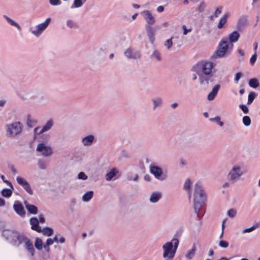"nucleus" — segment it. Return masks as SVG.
<instances>
[{
  "label": "nucleus",
  "mask_w": 260,
  "mask_h": 260,
  "mask_svg": "<svg viewBox=\"0 0 260 260\" xmlns=\"http://www.w3.org/2000/svg\"><path fill=\"white\" fill-rule=\"evenodd\" d=\"M213 67V62L204 60L199 61L193 66L192 70L198 76L200 84L208 85L209 81H213L214 76L212 73Z\"/></svg>",
  "instance_id": "1"
},
{
  "label": "nucleus",
  "mask_w": 260,
  "mask_h": 260,
  "mask_svg": "<svg viewBox=\"0 0 260 260\" xmlns=\"http://www.w3.org/2000/svg\"><path fill=\"white\" fill-rule=\"evenodd\" d=\"M206 200V194L200 182H197L194 186L193 208L197 216L200 217L199 213L202 205Z\"/></svg>",
  "instance_id": "2"
},
{
  "label": "nucleus",
  "mask_w": 260,
  "mask_h": 260,
  "mask_svg": "<svg viewBox=\"0 0 260 260\" xmlns=\"http://www.w3.org/2000/svg\"><path fill=\"white\" fill-rule=\"evenodd\" d=\"M141 14L143 16L145 21L147 22V24L145 25L147 35L151 43L153 44L155 39L154 35H155L157 29L158 28V27L156 26H151L155 22L154 16H153L150 11L148 10L142 11Z\"/></svg>",
  "instance_id": "3"
},
{
  "label": "nucleus",
  "mask_w": 260,
  "mask_h": 260,
  "mask_svg": "<svg viewBox=\"0 0 260 260\" xmlns=\"http://www.w3.org/2000/svg\"><path fill=\"white\" fill-rule=\"evenodd\" d=\"M179 244L177 235H174L172 240L164 244V258L165 260H172L176 253Z\"/></svg>",
  "instance_id": "4"
},
{
  "label": "nucleus",
  "mask_w": 260,
  "mask_h": 260,
  "mask_svg": "<svg viewBox=\"0 0 260 260\" xmlns=\"http://www.w3.org/2000/svg\"><path fill=\"white\" fill-rule=\"evenodd\" d=\"M233 44L229 43L228 40H221L213 56L215 57H222L230 54L233 50Z\"/></svg>",
  "instance_id": "5"
},
{
  "label": "nucleus",
  "mask_w": 260,
  "mask_h": 260,
  "mask_svg": "<svg viewBox=\"0 0 260 260\" xmlns=\"http://www.w3.org/2000/svg\"><path fill=\"white\" fill-rule=\"evenodd\" d=\"M6 136L9 138H14L20 135L23 129L22 124L19 121H16L7 124L5 126Z\"/></svg>",
  "instance_id": "6"
},
{
  "label": "nucleus",
  "mask_w": 260,
  "mask_h": 260,
  "mask_svg": "<svg viewBox=\"0 0 260 260\" xmlns=\"http://www.w3.org/2000/svg\"><path fill=\"white\" fill-rule=\"evenodd\" d=\"M51 18H48L45 21L29 28V31L34 36L39 37L47 28L51 22Z\"/></svg>",
  "instance_id": "7"
},
{
  "label": "nucleus",
  "mask_w": 260,
  "mask_h": 260,
  "mask_svg": "<svg viewBox=\"0 0 260 260\" xmlns=\"http://www.w3.org/2000/svg\"><path fill=\"white\" fill-rule=\"evenodd\" d=\"M243 174L241 167L234 166L228 173V178L232 183H234L240 179Z\"/></svg>",
  "instance_id": "8"
},
{
  "label": "nucleus",
  "mask_w": 260,
  "mask_h": 260,
  "mask_svg": "<svg viewBox=\"0 0 260 260\" xmlns=\"http://www.w3.org/2000/svg\"><path fill=\"white\" fill-rule=\"evenodd\" d=\"M36 150L45 157L50 156L53 153L51 147L43 142H40L38 144Z\"/></svg>",
  "instance_id": "9"
},
{
  "label": "nucleus",
  "mask_w": 260,
  "mask_h": 260,
  "mask_svg": "<svg viewBox=\"0 0 260 260\" xmlns=\"http://www.w3.org/2000/svg\"><path fill=\"white\" fill-rule=\"evenodd\" d=\"M27 238L23 234L15 232L11 243L15 246L18 247L24 242Z\"/></svg>",
  "instance_id": "10"
},
{
  "label": "nucleus",
  "mask_w": 260,
  "mask_h": 260,
  "mask_svg": "<svg viewBox=\"0 0 260 260\" xmlns=\"http://www.w3.org/2000/svg\"><path fill=\"white\" fill-rule=\"evenodd\" d=\"M95 140V137L93 135H88L81 139V142L84 147L91 146Z\"/></svg>",
  "instance_id": "11"
},
{
  "label": "nucleus",
  "mask_w": 260,
  "mask_h": 260,
  "mask_svg": "<svg viewBox=\"0 0 260 260\" xmlns=\"http://www.w3.org/2000/svg\"><path fill=\"white\" fill-rule=\"evenodd\" d=\"M124 53L128 59H137L140 57V54L138 51L131 48L126 49Z\"/></svg>",
  "instance_id": "12"
},
{
  "label": "nucleus",
  "mask_w": 260,
  "mask_h": 260,
  "mask_svg": "<svg viewBox=\"0 0 260 260\" xmlns=\"http://www.w3.org/2000/svg\"><path fill=\"white\" fill-rule=\"evenodd\" d=\"M29 223L31 225V229L37 232L41 233L42 228L39 226V219L35 217H31L29 219Z\"/></svg>",
  "instance_id": "13"
},
{
  "label": "nucleus",
  "mask_w": 260,
  "mask_h": 260,
  "mask_svg": "<svg viewBox=\"0 0 260 260\" xmlns=\"http://www.w3.org/2000/svg\"><path fill=\"white\" fill-rule=\"evenodd\" d=\"M13 208L15 211L20 216H24L25 215V211L22 204L18 201H15Z\"/></svg>",
  "instance_id": "14"
},
{
  "label": "nucleus",
  "mask_w": 260,
  "mask_h": 260,
  "mask_svg": "<svg viewBox=\"0 0 260 260\" xmlns=\"http://www.w3.org/2000/svg\"><path fill=\"white\" fill-rule=\"evenodd\" d=\"M247 22V16L242 15L240 17L237 24V28L239 31L243 30L246 25Z\"/></svg>",
  "instance_id": "15"
},
{
  "label": "nucleus",
  "mask_w": 260,
  "mask_h": 260,
  "mask_svg": "<svg viewBox=\"0 0 260 260\" xmlns=\"http://www.w3.org/2000/svg\"><path fill=\"white\" fill-rule=\"evenodd\" d=\"M150 172L155 176V178L157 179L160 177L162 174L161 169L155 166L151 165L150 166Z\"/></svg>",
  "instance_id": "16"
},
{
  "label": "nucleus",
  "mask_w": 260,
  "mask_h": 260,
  "mask_svg": "<svg viewBox=\"0 0 260 260\" xmlns=\"http://www.w3.org/2000/svg\"><path fill=\"white\" fill-rule=\"evenodd\" d=\"M24 205L28 211V212L30 214H37L38 212V208L34 205L30 204L27 203L26 201L24 202Z\"/></svg>",
  "instance_id": "17"
},
{
  "label": "nucleus",
  "mask_w": 260,
  "mask_h": 260,
  "mask_svg": "<svg viewBox=\"0 0 260 260\" xmlns=\"http://www.w3.org/2000/svg\"><path fill=\"white\" fill-rule=\"evenodd\" d=\"M220 88V85L219 84L216 85L212 89L211 91L207 95V99L209 101H212L214 100L215 97L217 94V93Z\"/></svg>",
  "instance_id": "18"
},
{
  "label": "nucleus",
  "mask_w": 260,
  "mask_h": 260,
  "mask_svg": "<svg viewBox=\"0 0 260 260\" xmlns=\"http://www.w3.org/2000/svg\"><path fill=\"white\" fill-rule=\"evenodd\" d=\"M3 17L11 26L16 27L19 31L21 30V27L17 22L5 15H3Z\"/></svg>",
  "instance_id": "19"
},
{
  "label": "nucleus",
  "mask_w": 260,
  "mask_h": 260,
  "mask_svg": "<svg viewBox=\"0 0 260 260\" xmlns=\"http://www.w3.org/2000/svg\"><path fill=\"white\" fill-rule=\"evenodd\" d=\"M15 233V232L14 231L6 230L3 231L2 236L6 240H9L10 242L11 243Z\"/></svg>",
  "instance_id": "20"
},
{
  "label": "nucleus",
  "mask_w": 260,
  "mask_h": 260,
  "mask_svg": "<svg viewBox=\"0 0 260 260\" xmlns=\"http://www.w3.org/2000/svg\"><path fill=\"white\" fill-rule=\"evenodd\" d=\"M54 124L53 121L52 119H50L44 125L41 131L38 133V135H41L45 132H47L50 130L53 126Z\"/></svg>",
  "instance_id": "21"
},
{
  "label": "nucleus",
  "mask_w": 260,
  "mask_h": 260,
  "mask_svg": "<svg viewBox=\"0 0 260 260\" xmlns=\"http://www.w3.org/2000/svg\"><path fill=\"white\" fill-rule=\"evenodd\" d=\"M240 38V34L237 31H234L229 35V42L233 44L238 41Z\"/></svg>",
  "instance_id": "22"
},
{
  "label": "nucleus",
  "mask_w": 260,
  "mask_h": 260,
  "mask_svg": "<svg viewBox=\"0 0 260 260\" xmlns=\"http://www.w3.org/2000/svg\"><path fill=\"white\" fill-rule=\"evenodd\" d=\"M192 182L189 178L187 179L184 182L183 185V189L187 191L188 198L190 200L191 198V186Z\"/></svg>",
  "instance_id": "23"
},
{
  "label": "nucleus",
  "mask_w": 260,
  "mask_h": 260,
  "mask_svg": "<svg viewBox=\"0 0 260 260\" xmlns=\"http://www.w3.org/2000/svg\"><path fill=\"white\" fill-rule=\"evenodd\" d=\"M162 197L161 192H153L150 197L149 201L151 203H155L158 202Z\"/></svg>",
  "instance_id": "24"
},
{
  "label": "nucleus",
  "mask_w": 260,
  "mask_h": 260,
  "mask_svg": "<svg viewBox=\"0 0 260 260\" xmlns=\"http://www.w3.org/2000/svg\"><path fill=\"white\" fill-rule=\"evenodd\" d=\"M118 173V171L116 168H113L105 175L107 181H111Z\"/></svg>",
  "instance_id": "25"
},
{
  "label": "nucleus",
  "mask_w": 260,
  "mask_h": 260,
  "mask_svg": "<svg viewBox=\"0 0 260 260\" xmlns=\"http://www.w3.org/2000/svg\"><path fill=\"white\" fill-rule=\"evenodd\" d=\"M229 16V13H226L224 14L222 17H221L219 20L218 23L217 24V28L219 29H221L222 28L223 25L226 23L228 18Z\"/></svg>",
  "instance_id": "26"
},
{
  "label": "nucleus",
  "mask_w": 260,
  "mask_h": 260,
  "mask_svg": "<svg viewBox=\"0 0 260 260\" xmlns=\"http://www.w3.org/2000/svg\"><path fill=\"white\" fill-rule=\"evenodd\" d=\"M93 197V191H88L85 193L82 197V200L84 202H89Z\"/></svg>",
  "instance_id": "27"
},
{
  "label": "nucleus",
  "mask_w": 260,
  "mask_h": 260,
  "mask_svg": "<svg viewBox=\"0 0 260 260\" xmlns=\"http://www.w3.org/2000/svg\"><path fill=\"white\" fill-rule=\"evenodd\" d=\"M24 243L27 250L30 253L32 256L34 255L35 250L32 244L30 242V240L26 238Z\"/></svg>",
  "instance_id": "28"
},
{
  "label": "nucleus",
  "mask_w": 260,
  "mask_h": 260,
  "mask_svg": "<svg viewBox=\"0 0 260 260\" xmlns=\"http://www.w3.org/2000/svg\"><path fill=\"white\" fill-rule=\"evenodd\" d=\"M86 1L87 0H74L73 4L71 6V8L74 9L81 7Z\"/></svg>",
  "instance_id": "29"
},
{
  "label": "nucleus",
  "mask_w": 260,
  "mask_h": 260,
  "mask_svg": "<svg viewBox=\"0 0 260 260\" xmlns=\"http://www.w3.org/2000/svg\"><path fill=\"white\" fill-rule=\"evenodd\" d=\"M249 86L252 88H256L259 85V82L256 78H252L249 80Z\"/></svg>",
  "instance_id": "30"
},
{
  "label": "nucleus",
  "mask_w": 260,
  "mask_h": 260,
  "mask_svg": "<svg viewBox=\"0 0 260 260\" xmlns=\"http://www.w3.org/2000/svg\"><path fill=\"white\" fill-rule=\"evenodd\" d=\"M41 233H42L44 236H50L53 233V230L52 228L46 227L42 229Z\"/></svg>",
  "instance_id": "31"
},
{
  "label": "nucleus",
  "mask_w": 260,
  "mask_h": 260,
  "mask_svg": "<svg viewBox=\"0 0 260 260\" xmlns=\"http://www.w3.org/2000/svg\"><path fill=\"white\" fill-rule=\"evenodd\" d=\"M43 241L39 238H36L35 239V246L38 250H41L43 247Z\"/></svg>",
  "instance_id": "32"
},
{
  "label": "nucleus",
  "mask_w": 260,
  "mask_h": 260,
  "mask_svg": "<svg viewBox=\"0 0 260 260\" xmlns=\"http://www.w3.org/2000/svg\"><path fill=\"white\" fill-rule=\"evenodd\" d=\"M195 251H196V246L194 245L192 246L191 249L185 254L186 258L188 259H191L194 256V255L195 254Z\"/></svg>",
  "instance_id": "33"
},
{
  "label": "nucleus",
  "mask_w": 260,
  "mask_h": 260,
  "mask_svg": "<svg viewBox=\"0 0 260 260\" xmlns=\"http://www.w3.org/2000/svg\"><path fill=\"white\" fill-rule=\"evenodd\" d=\"M1 193L3 197L5 198H9L12 194V191L10 189L5 188L2 190Z\"/></svg>",
  "instance_id": "34"
},
{
  "label": "nucleus",
  "mask_w": 260,
  "mask_h": 260,
  "mask_svg": "<svg viewBox=\"0 0 260 260\" xmlns=\"http://www.w3.org/2000/svg\"><path fill=\"white\" fill-rule=\"evenodd\" d=\"M153 109L155 110L158 107H159L161 104V100L160 98L152 99Z\"/></svg>",
  "instance_id": "35"
},
{
  "label": "nucleus",
  "mask_w": 260,
  "mask_h": 260,
  "mask_svg": "<svg viewBox=\"0 0 260 260\" xmlns=\"http://www.w3.org/2000/svg\"><path fill=\"white\" fill-rule=\"evenodd\" d=\"M16 181L17 183L22 187L25 185H26V184L28 183L25 179L20 176H17L16 177Z\"/></svg>",
  "instance_id": "36"
},
{
  "label": "nucleus",
  "mask_w": 260,
  "mask_h": 260,
  "mask_svg": "<svg viewBox=\"0 0 260 260\" xmlns=\"http://www.w3.org/2000/svg\"><path fill=\"white\" fill-rule=\"evenodd\" d=\"M259 225H260L259 223H256L255 224H254L253 226H252L249 228H246V229H244L243 231V233H250V232L254 231L256 229L258 228L259 226Z\"/></svg>",
  "instance_id": "37"
},
{
  "label": "nucleus",
  "mask_w": 260,
  "mask_h": 260,
  "mask_svg": "<svg viewBox=\"0 0 260 260\" xmlns=\"http://www.w3.org/2000/svg\"><path fill=\"white\" fill-rule=\"evenodd\" d=\"M151 57L152 59H155V60L157 61H160L161 60V55L160 53L158 52L157 50H154L151 55Z\"/></svg>",
  "instance_id": "38"
},
{
  "label": "nucleus",
  "mask_w": 260,
  "mask_h": 260,
  "mask_svg": "<svg viewBox=\"0 0 260 260\" xmlns=\"http://www.w3.org/2000/svg\"><path fill=\"white\" fill-rule=\"evenodd\" d=\"M256 96V94L254 92H251L249 93L248 96V102L247 104L250 105L251 104L254 99Z\"/></svg>",
  "instance_id": "39"
},
{
  "label": "nucleus",
  "mask_w": 260,
  "mask_h": 260,
  "mask_svg": "<svg viewBox=\"0 0 260 260\" xmlns=\"http://www.w3.org/2000/svg\"><path fill=\"white\" fill-rule=\"evenodd\" d=\"M66 25L70 28H76L77 24L73 20L68 19L66 21Z\"/></svg>",
  "instance_id": "40"
},
{
  "label": "nucleus",
  "mask_w": 260,
  "mask_h": 260,
  "mask_svg": "<svg viewBox=\"0 0 260 260\" xmlns=\"http://www.w3.org/2000/svg\"><path fill=\"white\" fill-rule=\"evenodd\" d=\"M22 187L29 194H33V190L29 183H27L26 185H24L23 186H22Z\"/></svg>",
  "instance_id": "41"
},
{
  "label": "nucleus",
  "mask_w": 260,
  "mask_h": 260,
  "mask_svg": "<svg viewBox=\"0 0 260 260\" xmlns=\"http://www.w3.org/2000/svg\"><path fill=\"white\" fill-rule=\"evenodd\" d=\"M54 242V241L53 239H52L51 238H48L46 242V243L43 246V247L47 251H49V246L53 244Z\"/></svg>",
  "instance_id": "42"
},
{
  "label": "nucleus",
  "mask_w": 260,
  "mask_h": 260,
  "mask_svg": "<svg viewBox=\"0 0 260 260\" xmlns=\"http://www.w3.org/2000/svg\"><path fill=\"white\" fill-rule=\"evenodd\" d=\"M242 121L244 125L246 126H249L251 124V119L248 116H244L243 117Z\"/></svg>",
  "instance_id": "43"
},
{
  "label": "nucleus",
  "mask_w": 260,
  "mask_h": 260,
  "mask_svg": "<svg viewBox=\"0 0 260 260\" xmlns=\"http://www.w3.org/2000/svg\"><path fill=\"white\" fill-rule=\"evenodd\" d=\"M206 7V5L204 1H202L200 3L199 6L198 7L197 10L199 12H202L205 9Z\"/></svg>",
  "instance_id": "44"
},
{
  "label": "nucleus",
  "mask_w": 260,
  "mask_h": 260,
  "mask_svg": "<svg viewBox=\"0 0 260 260\" xmlns=\"http://www.w3.org/2000/svg\"><path fill=\"white\" fill-rule=\"evenodd\" d=\"M227 214L231 218H233L237 214V210L235 209H231L228 211Z\"/></svg>",
  "instance_id": "45"
},
{
  "label": "nucleus",
  "mask_w": 260,
  "mask_h": 260,
  "mask_svg": "<svg viewBox=\"0 0 260 260\" xmlns=\"http://www.w3.org/2000/svg\"><path fill=\"white\" fill-rule=\"evenodd\" d=\"M172 39H173V38H171L168 39L167 40H166L164 43L165 46L168 49H170L172 46V44H173Z\"/></svg>",
  "instance_id": "46"
},
{
  "label": "nucleus",
  "mask_w": 260,
  "mask_h": 260,
  "mask_svg": "<svg viewBox=\"0 0 260 260\" xmlns=\"http://www.w3.org/2000/svg\"><path fill=\"white\" fill-rule=\"evenodd\" d=\"M139 179V175L138 174H135L134 175H129L127 177V179L129 181H137Z\"/></svg>",
  "instance_id": "47"
},
{
  "label": "nucleus",
  "mask_w": 260,
  "mask_h": 260,
  "mask_svg": "<svg viewBox=\"0 0 260 260\" xmlns=\"http://www.w3.org/2000/svg\"><path fill=\"white\" fill-rule=\"evenodd\" d=\"M39 168L41 170H45L46 168L45 162L41 160H39L38 162Z\"/></svg>",
  "instance_id": "48"
},
{
  "label": "nucleus",
  "mask_w": 260,
  "mask_h": 260,
  "mask_svg": "<svg viewBox=\"0 0 260 260\" xmlns=\"http://www.w3.org/2000/svg\"><path fill=\"white\" fill-rule=\"evenodd\" d=\"M222 10V7H219L217 8L215 11V12L213 14V16H214L215 18H217L219 16V15H220L221 13Z\"/></svg>",
  "instance_id": "49"
},
{
  "label": "nucleus",
  "mask_w": 260,
  "mask_h": 260,
  "mask_svg": "<svg viewBox=\"0 0 260 260\" xmlns=\"http://www.w3.org/2000/svg\"><path fill=\"white\" fill-rule=\"evenodd\" d=\"M218 244L220 247L224 248H226L229 246V243L224 240L219 241Z\"/></svg>",
  "instance_id": "50"
},
{
  "label": "nucleus",
  "mask_w": 260,
  "mask_h": 260,
  "mask_svg": "<svg viewBox=\"0 0 260 260\" xmlns=\"http://www.w3.org/2000/svg\"><path fill=\"white\" fill-rule=\"evenodd\" d=\"M239 108L242 110L244 114H247L249 112L248 108L245 105L240 104Z\"/></svg>",
  "instance_id": "51"
},
{
  "label": "nucleus",
  "mask_w": 260,
  "mask_h": 260,
  "mask_svg": "<svg viewBox=\"0 0 260 260\" xmlns=\"http://www.w3.org/2000/svg\"><path fill=\"white\" fill-rule=\"evenodd\" d=\"M257 59L256 52H254L250 59V63L251 65H253Z\"/></svg>",
  "instance_id": "52"
},
{
  "label": "nucleus",
  "mask_w": 260,
  "mask_h": 260,
  "mask_svg": "<svg viewBox=\"0 0 260 260\" xmlns=\"http://www.w3.org/2000/svg\"><path fill=\"white\" fill-rule=\"evenodd\" d=\"M87 176L83 172H80L78 175V178L79 179L86 180Z\"/></svg>",
  "instance_id": "53"
},
{
  "label": "nucleus",
  "mask_w": 260,
  "mask_h": 260,
  "mask_svg": "<svg viewBox=\"0 0 260 260\" xmlns=\"http://www.w3.org/2000/svg\"><path fill=\"white\" fill-rule=\"evenodd\" d=\"M242 75L243 74L241 72L237 73L234 78L235 83H238L239 79L242 77Z\"/></svg>",
  "instance_id": "54"
},
{
  "label": "nucleus",
  "mask_w": 260,
  "mask_h": 260,
  "mask_svg": "<svg viewBox=\"0 0 260 260\" xmlns=\"http://www.w3.org/2000/svg\"><path fill=\"white\" fill-rule=\"evenodd\" d=\"M49 3L52 6H57L61 4L60 0H49Z\"/></svg>",
  "instance_id": "55"
},
{
  "label": "nucleus",
  "mask_w": 260,
  "mask_h": 260,
  "mask_svg": "<svg viewBox=\"0 0 260 260\" xmlns=\"http://www.w3.org/2000/svg\"><path fill=\"white\" fill-rule=\"evenodd\" d=\"M214 120L219 124L220 126H223V122L220 120V118L219 116H216Z\"/></svg>",
  "instance_id": "56"
},
{
  "label": "nucleus",
  "mask_w": 260,
  "mask_h": 260,
  "mask_svg": "<svg viewBox=\"0 0 260 260\" xmlns=\"http://www.w3.org/2000/svg\"><path fill=\"white\" fill-rule=\"evenodd\" d=\"M1 178L3 180V181L5 183H6L12 189L13 188V185L12 183L9 181V180H7L5 179V176L4 175L1 176Z\"/></svg>",
  "instance_id": "57"
},
{
  "label": "nucleus",
  "mask_w": 260,
  "mask_h": 260,
  "mask_svg": "<svg viewBox=\"0 0 260 260\" xmlns=\"http://www.w3.org/2000/svg\"><path fill=\"white\" fill-rule=\"evenodd\" d=\"M182 29L183 30V34L184 35H186L188 32L191 31V29H187L185 25H182Z\"/></svg>",
  "instance_id": "58"
},
{
  "label": "nucleus",
  "mask_w": 260,
  "mask_h": 260,
  "mask_svg": "<svg viewBox=\"0 0 260 260\" xmlns=\"http://www.w3.org/2000/svg\"><path fill=\"white\" fill-rule=\"evenodd\" d=\"M9 169L13 175L17 174V171L13 166H10Z\"/></svg>",
  "instance_id": "59"
},
{
  "label": "nucleus",
  "mask_w": 260,
  "mask_h": 260,
  "mask_svg": "<svg viewBox=\"0 0 260 260\" xmlns=\"http://www.w3.org/2000/svg\"><path fill=\"white\" fill-rule=\"evenodd\" d=\"M39 222H40L41 223H44L45 222V218L44 217V216L42 214L39 215Z\"/></svg>",
  "instance_id": "60"
},
{
  "label": "nucleus",
  "mask_w": 260,
  "mask_h": 260,
  "mask_svg": "<svg viewBox=\"0 0 260 260\" xmlns=\"http://www.w3.org/2000/svg\"><path fill=\"white\" fill-rule=\"evenodd\" d=\"M186 165V161H185L184 159H183L181 158V159H180V165H181V168H182V167H183L184 166H185Z\"/></svg>",
  "instance_id": "61"
},
{
  "label": "nucleus",
  "mask_w": 260,
  "mask_h": 260,
  "mask_svg": "<svg viewBox=\"0 0 260 260\" xmlns=\"http://www.w3.org/2000/svg\"><path fill=\"white\" fill-rule=\"evenodd\" d=\"M144 179L145 181L149 182L151 181V177L149 175H145L144 176Z\"/></svg>",
  "instance_id": "62"
},
{
  "label": "nucleus",
  "mask_w": 260,
  "mask_h": 260,
  "mask_svg": "<svg viewBox=\"0 0 260 260\" xmlns=\"http://www.w3.org/2000/svg\"><path fill=\"white\" fill-rule=\"evenodd\" d=\"M253 50L254 51V52H256V50L257 49V47H258V44L257 42H254L253 43Z\"/></svg>",
  "instance_id": "63"
},
{
  "label": "nucleus",
  "mask_w": 260,
  "mask_h": 260,
  "mask_svg": "<svg viewBox=\"0 0 260 260\" xmlns=\"http://www.w3.org/2000/svg\"><path fill=\"white\" fill-rule=\"evenodd\" d=\"M238 52H239V54L241 56H244L245 54L244 51L243 50H242L241 49H238Z\"/></svg>",
  "instance_id": "64"
}]
</instances>
